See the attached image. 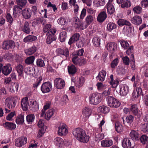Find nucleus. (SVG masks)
Returning <instances> with one entry per match:
<instances>
[{"mask_svg": "<svg viewBox=\"0 0 148 148\" xmlns=\"http://www.w3.org/2000/svg\"><path fill=\"white\" fill-rule=\"evenodd\" d=\"M73 134L75 138L81 142L86 143L89 140V136L87 135L85 131L81 128H78L74 129Z\"/></svg>", "mask_w": 148, "mask_h": 148, "instance_id": "obj_1", "label": "nucleus"}, {"mask_svg": "<svg viewBox=\"0 0 148 148\" xmlns=\"http://www.w3.org/2000/svg\"><path fill=\"white\" fill-rule=\"evenodd\" d=\"M101 95L99 93H93L89 97L90 102L91 104L96 105L101 101Z\"/></svg>", "mask_w": 148, "mask_h": 148, "instance_id": "obj_2", "label": "nucleus"}, {"mask_svg": "<svg viewBox=\"0 0 148 148\" xmlns=\"http://www.w3.org/2000/svg\"><path fill=\"white\" fill-rule=\"evenodd\" d=\"M106 100L108 105L110 107L117 108L120 106L119 101L113 97L108 96Z\"/></svg>", "mask_w": 148, "mask_h": 148, "instance_id": "obj_3", "label": "nucleus"}, {"mask_svg": "<svg viewBox=\"0 0 148 148\" xmlns=\"http://www.w3.org/2000/svg\"><path fill=\"white\" fill-rule=\"evenodd\" d=\"M15 47L14 42L12 40L4 41L2 44V48L5 50L13 49Z\"/></svg>", "mask_w": 148, "mask_h": 148, "instance_id": "obj_4", "label": "nucleus"}, {"mask_svg": "<svg viewBox=\"0 0 148 148\" xmlns=\"http://www.w3.org/2000/svg\"><path fill=\"white\" fill-rule=\"evenodd\" d=\"M52 89L51 83L50 82H46L42 85L41 90L43 93L49 92Z\"/></svg>", "mask_w": 148, "mask_h": 148, "instance_id": "obj_5", "label": "nucleus"}, {"mask_svg": "<svg viewBox=\"0 0 148 148\" xmlns=\"http://www.w3.org/2000/svg\"><path fill=\"white\" fill-rule=\"evenodd\" d=\"M68 133L66 126L64 123H61L58 127V133L60 136H65Z\"/></svg>", "mask_w": 148, "mask_h": 148, "instance_id": "obj_6", "label": "nucleus"}, {"mask_svg": "<svg viewBox=\"0 0 148 148\" xmlns=\"http://www.w3.org/2000/svg\"><path fill=\"white\" fill-rule=\"evenodd\" d=\"M27 138L22 137L16 138L15 140V145L18 147H21L27 143Z\"/></svg>", "mask_w": 148, "mask_h": 148, "instance_id": "obj_7", "label": "nucleus"}, {"mask_svg": "<svg viewBox=\"0 0 148 148\" xmlns=\"http://www.w3.org/2000/svg\"><path fill=\"white\" fill-rule=\"evenodd\" d=\"M54 86L57 89L63 88L65 86L64 81L60 78H57L54 80Z\"/></svg>", "mask_w": 148, "mask_h": 148, "instance_id": "obj_8", "label": "nucleus"}, {"mask_svg": "<svg viewBox=\"0 0 148 148\" xmlns=\"http://www.w3.org/2000/svg\"><path fill=\"white\" fill-rule=\"evenodd\" d=\"M2 73L5 75L9 74L12 71V67L10 64H8L2 68Z\"/></svg>", "mask_w": 148, "mask_h": 148, "instance_id": "obj_9", "label": "nucleus"}, {"mask_svg": "<svg viewBox=\"0 0 148 148\" xmlns=\"http://www.w3.org/2000/svg\"><path fill=\"white\" fill-rule=\"evenodd\" d=\"M129 91V88L126 85H122L120 86L119 93L121 96L126 95Z\"/></svg>", "mask_w": 148, "mask_h": 148, "instance_id": "obj_10", "label": "nucleus"}, {"mask_svg": "<svg viewBox=\"0 0 148 148\" xmlns=\"http://www.w3.org/2000/svg\"><path fill=\"white\" fill-rule=\"evenodd\" d=\"M21 106L23 110L26 111L27 110L28 106H29L28 97H26L22 99Z\"/></svg>", "mask_w": 148, "mask_h": 148, "instance_id": "obj_11", "label": "nucleus"}, {"mask_svg": "<svg viewBox=\"0 0 148 148\" xmlns=\"http://www.w3.org/2000/svg\"><path fill=\"white\" fill-rule=\"evenodd\" d=\"M29 107L33 111H36L39 109V104L36 101L32 100L30 101Z\"/></svg>", "mask_w": 148, "mask_h": 148, "instance_id": "obj_12", "label": "nucleus"}, {"mask_svg": "<svg viewBox=\"0 0 148 148\" xmlns=\"http://www.w3.org/2000/svg\"><path fill=\"white\" fill-rule=\"evenodd\" d=\"M22 16L25 19L30 18L32 14V11L29 8H26L23 10L22 13Z\"/></svg>", "mask_w": 148, "mask_h": 148, "instance_id": "obj_13", "label": "nucleus"}, {"mask_svg": "<svg viewBox=\"0 0 148 148\" xmlns=\"http://www.w3.org/2000/svg\"><path fill=\"white\" fill-rule=\"evenodd\" d=\"M106 48L108 51L111 52L116 49V44L113 42L108 43L107 45Z\"/></svg>", "mask_w": 148, "mask_h": 148, "instance_id": "obj_14", "label": "nucleus"}, {"mask_svg": "<svg viewBox=\"0 0 148 148\" xmlns=\"http://www.w3.org/2000/svg\"><path fill=\"white\" fill-rule=\"evenodd\" d=\"M131 111L135 115L137 116L138 117H140L141 113L139 110L136 105H134L131 106L130 108Z\"/></svg>", "mask_w": 148, "mask_h": 148, "instance_id": "obj_15", "label": "nucleus"}, {"mask_svg": "<svg viewBox=\"0 0 148 148\" xmlns=\"http://www.w3.org/2000/svg\"><path fill=\"white\" fill-rule=\"evenodd\" d=\"M47 38L46 40V42L48 44H50L53 41H55L56 39V37L55 34H50L49 33H47Z\"/></svg>", "mask_w": 148, "mask_h": 148, "instance_id": "obj_16", "label": "nucleus"}, {"mask_svg": "<svg viewBox=\"0 0 148 148\" xmlns=\"http://www.w3.org/2000/svg\"><path fill=\"white\" fill-rule=\"evenodd\" d=\"M107 18V15L106 12L103 11L101 12L98 15L97 18V21L100 23L104 21Z\"/></svg>", "mask_w": 148, "mask_h": 148, "instance_id": "obj_17", "label": "nucleus"}, {"mask_svg": "<svg viewBox=\"0 0 148 148\" xmlns=\"http://www.w3.org/2000/svg\"><path fill=\"white\" fill-rule=\"evenodd\" d=\"M131 22L136 25H139L142 22L141 17L138 16H135L132 18Z\"/></svg>", "mask_w": 148, "mask_h": 148, "instance_id": "obj_18", "label": "nucleus"}, {"mask_svg": "<svg viewBox=\"0 0 148 148\" xmlns=\"http://www.w3.org/2000/svg\"><path fill=\"white\" fill-rule=\"evenodd\" d=\"M80 35L78 33H75L70 38L68 44L69 45L74 43L75 41H77L79 39Z\"/></svg>", "mask_w": 148, "mask_h": 148, "instance_id": "obj_19", "label": "nucleus"}, {"mask_svg": "<svg viewBox=\"0 0 148 148\" xmlns=\"http://www.w3.org/2000/svg\"><path fill=\"white\" fill-rule=\"evenodd\" d=\"M106 74V71L102 70L99 73L98 76L96 77L97 80L100 81H103L105 79Z\"/></svg>", "mask_w": 148, "mask_h": 148, "instance_id": "obj_20", "label": "nucleus"}, {"mask_svg": "<svg viewBox=\"0 0 148 148\" xmlns=\"http://www.w3.org/2000/svg\"><path fill=\"white\" fill-rule=\"evenodd\" d=\"M130 136L134 140H138L140 138L139 134L136 131L134 130L131 131L130 134Z\"/></svg>", "mask_w": 148, "mask_h": 148, "instance_id": "obj_21", "label": "nucleus"}, {"mask_svg": "<svg viewBox=\"0 0 148 148\" xmlns=\"http://www.w3.org/2000/svg\"><path fill=\"white\" fill-rule=\"evenodd\" d=\"M122 145L124 148H131V144L129 138H125L122 141Z\"/></svg>", "mask_w": 148, "mask_h": 148, "instance_id": "obj_22", "label": "nucleus"}, {"mask_svg": "<svg viewBox=\"0 0 148 148\" xmlns=\"http://www.w3.org/2000/svg\"><path fill=\"white\" fill-rule=\"evenodd\" d=\"M3 125L6 129L11 130H14L16 128V125L11 122H6Z\"/></svg>", "mask_w": 148, "mask_h": 148, "instance_id": "obj_23", "label": "nucleus"}, {"mask_svg": "<svg viewBox=\"0 0 148 148\" xmlns=\"http://www.w3.org/2000/svg\"><path fill=\"white\" fill-rule=\"evenodd\" d=\"M108 14H112L114 12V8L112 4L110 2H108L106 5Z\"/></svg>", "mask_w": 148, "mask_h": 148, "instance_id": "obj_24", "label": "nucleus"}, {"mask_svg": "<svg viewBox=\"0 0 148 148\" xmlns=\"http://www.w3.org/2000/svg\"><path fill=\"white\" fill-rule=\"evenodd\" d=\"M57 53L59 54L63 55L66 58L69 55V52L68 49H65L64 50L61 49H57Z\"/></svg>", "mask_w": 148, "mask_h": 148, "instance_id": "obj_25", "label": "nucleus"}, {"mask_svg": "<svg viewBox=\"0 0 148 148\" xmlns=\"http://www.w3.org/2000/svg\"><path fill=\"white\" fill-rule=\"evenodd\" d=\"M22 31L26 34H29L31 31L30 26L28 22L25 21L22 27Z\"/></svg>", "mask_w": 148, "mask_h": 148, "instance_id": "obj_26", "label": "nucleus"}, {"mask_svg": "<svg viewBox=\"0 0 148 148\" xmlns=\"http://www.w3.org/2000/svg\"><path fill=\"white\" fill-rule=\"evenodd\" d=\"M118 24L119 26H123L125 25L129 26H131V24L128 21L126 20L120 19L117 21Z\"/></svg>", "mask_w": 148, "mask_h": 148, "instance_id": "obj_27", "label": "nucleus"}, {"mask_svg": "<svg viewBox=\"0 0 148 148\" xmlns=\"http://www.w3.org/2000/svg\"><path fill=\"white\" fill-rule=\"evenodd\" d=\"M36 50V47L34 46H33L28 49L25 50V53L27 55H29L34 53Z\"/></svg>", "mask_w": 148, "mask_h": 148, "instance_id": "obj_28", "label": "nucleus"}, {"mask_svg": "<svg viewBox=\"0 0 148 148\" xmlns=\"http://www.w3.org/2000/svg\"><path fill=\"white\" fill-rule=\"evenodd\" d=\"M22 8L23 7L18 5H15L13 9V14H22L23 10L22 9Z\"/></svg>", "mask_w": 148, "mask_h": 148, "instance_id": "obj_29", "label": "nucleus"}, {"mask_svg": "<svg viewBox=\"0 0 148 148\" xmlns=\"http://www.w3.org/2000/svg\"><path fill=\"white\" fill-rule=\"evenodd\" d=\"M37 39L36 36L29 35L25 37L23 39L24 42H32L35 41Z\"/></svg>", "mask_w": 148, "mask_h": 148, "instance_id": "obj_30", "label": "nucleus"}, {"mask_svg": "<svg viewBox=\"0 0 148 148\" xmlns=\"http://www.w3.org/2000/svg\"><path fill=\"white\" fill-rule=\"evenodd\" d=\"M142 89L140 88H137L136 90H134L132 93V96L134 98H136L142 94Z\"/></svg>", "mask_w": 148, "mask_h": 148, "instance_id": "obj_31", "label": "nucleus"}, {"mask_svg": "<svg viewBox=\"0 0 148 148\" xmlns=\"http://www.w3.org/2000/svg\"><path fill=\"white\" fill-rule=\"evenodd\" d=\"M113 142L112 140H103L101 141L102 146L104 147H109L112 145Z\"/></svg>", "mask_w": 148, "mask_h": 148, "instance_id": "obj_32", "label": "nucleus"}, {"mask_svg": "<svg viewBox=\"0 0 148 148\" xmlns=\"http://www.w3.org/2000/svg\"><path fill=\"white\" fill-rule=\"evenodd\" d=\"M54 142L56 145L60 147L62 146L63 143L62 139L59 137L55 138L54 140Z\"/></svg>", "mask_w": 148, "mask_h": 148, "instance_id": "obj_33", "label": "nucleus"}, {"mask_svg": "<svg viewBox=\"0 0 148 148\" xmlns=\"http://www.w3.org/2000/svg\"><path fill=\"white\" fill-rule=\"evenodd\" d=\"M18 88V84L17 83H14L10 86V91L12 93L16 92Z\"/></svg>", "mask_w": 148, "mask_h": 148, "instance_id": "obj_34", "label": "nucleus"}, {"mask_svg": "<svg viewBox=\"0 0 148 148\" xmlns=\"http://www.w3.org/2000/svg\"><path fill=\"white\" fill-rule=\"evenodd\" d=\"M115 128L117 132L120 133L123 131V127L119 122H117L115 123Z\"/></svg>", "mask_w": 148, "mask_h": 148, "instance_id": "obj_35", "label": "nucleus"}, {"mask_svg": "<svg viewBox=\"0 0 148 148\" xmlns=\"http://www.w3.org/2000/svg\"><path fill=\"white\" fill-rule=\"evenodd\" d=\"M68 71L70 75H73L76 73L77 69L75 66L72 65L70 66H68Z\"/></svg>", "mask_w": 148, "mask_h": 148, "instance_id": "obj_36", "label": "nucleus"}, {"mask_svg": "<svg viewBox=\"0 0 148 148\" xmlns=\"http://www.w3.org/2000/svg\"><path fill=\"white\" fill-rule=\"evenodd\" d=\"M132 27L131 26H125L123 29V33L125 35L129 36L132 32Z\"/></svg>", "mask_w": 148, "mask_h": 148, "instance_id": "obj_37", "label": "nucleus"}, {"mask_svg": "<svg viewBox=\"0 0 148 148\" xmlns=\"http://www.w3.org/2000/svg\"><path fill=\"white\" fill-rule=\"evenodd\" d=\"M98 110L101 113L106 114L109 112V110L108 107L102 106L99 107Z\"/></svg>", "mask_w": 148, "mask_h": 148, "instance_id": "obj_38", "label": "nucleus"}, {"mask_svg": "<svg viewBox=\"0 0 148 148\" xmlns=\"http://www.w3.org/2000/svg\"><path fill=\"white\" fill-rule=\"evenodd\" d=\"M116 27V25L114 23L110 22L107 25V30L108 32H111L112 30L115 29Z\"/></svg>", "mask_w": 148, "mask_h": 148, "instance_id": "obj_39", "label": "nucleus"}, {"mask_svg": "<svg viewBox=\"0 0 148 148\" xmlns=\"http://www.w3.org/2000/svg\"><path fill=\"white\" fill-rule=\"evenodd\" d=\"M119 42L122 47L125 49H127L129 47V45L126 41L123 39L119 40Z\"/></svg>", "mask_w": 148, "mask_h": 148, "instance_id": "obj_40", "label": "nucleus"}, {"mask_svg": "<svg viewBox=\"0 0 148 148\" xmlns=\"http://www.w3.org/2000/svg\"><path fill=\"white\" fill-rule=\"evenodd\" d=\"M91 114V110L90 108L85 107L83 110V114L86 117H88Z\"/></svg>", "mask_w": 148, "mask_h": 148, "instance_id": "obj_41", "label": "nucleus"}, {"mask_svg": "<svg viewBox=\"0 0 148 148\" xmlns=\"http://www.w3.org/2000/svg\"><path fill=\"white\" fill-rule=\"evenodd\" d=\"M66 38V31H62L60 34L59 39L61 42H63L65 41Z\"/></svg>", "mask_w": 148, "mask_h": 148, "instance_id": "obj_42", "label": "nucleus"}, {"mask_svg": "<svg viewBox=\"0 0 148 148\" xmlns=\"http://www.w3.org/2000/svg\"><path fill=\"white\" fill-rule=\"evenodd\" d=\"M24 122V116L22 115H18L16 119V122L17 124H22Z\"/></svg>", "mask_w": 148, "mask_h": 148, "instance_id": "obj_43", "label": "nucleus"}, {"mask_svg": "<svg viewBox=\"0 0 148 148\" xmlns=\"http://www.w3.org/2000/svg\"><path fill=\"white\" fill-rule=\"evenodd\" d=\"M75 22L74 27L76 29L80 28L82 26V22L79 19L77 18H75L74 19Z\"/></svg>", "mask_w": 148, "mask_h": 148, "instance_id": "obj_44", "label": "nucleus"}, {"mask_svg": "<svg viewBox=\"0 0 148 148\" xmlns=\"http://www.w3.org/2000/svg\"><path fill=\"white\" fill-rule=\"evenodd\" d=\"M94 18L93 16L89 15L87 16L86 18L85 21L87 26L90 25L93 22Z\"/></svg>", "mask_w": 148, "mask_h": 148, "instance_id": "obj_45", "label": "nucleus"}, {"mask_svg": "<svg viewBox=\"0 0 148 148\" xmlns=\"http://www.w3.org/2000/svg\"><path fill=\"white\" fill-rule=\"evenodd\" d=\"M17 5L21 7H25L27 3V0H16Z\"/></svg>", "mask_w": 148, "mask_h": 148, "instance_id": "obj_46", "label": "nucleus"}, {"mask_svg": "<svg viewBox=\"0 0 148 148\" xmlns=\"http://www.w3.org/2000/svg\"><path fill=\"white\" fill-rule=\"evenodd\" d=\"M35 59V57L34 56H31L27 57L25 60V63L28 64H33Z\"/></svg>", "mask_w": 148, "mask_h": 148, "instance_id": "obj_47", "label": "nucleus"}, {"mask_svg": "<svg viewBox=\"0 0 148 148\" xmlns=\"http://www.w3.org/2000/svg\"><path fill=\"white\" fill-rule=\"evenodd\" d=\"M53 114V110L50 109L48 110L47 112L45 114V118L47 120H49Z\"/></svg>", "mask_w": 148, "mask_h": 148, "instance_id": "obj_48", "label": "nucleus"}, {"mask_svg": "<svg viewBox=\"0 0 148 148\" xmlns=\"http://www.w3.org/2000/svg\"><path fill=\"white\" fill-rule=\"evenodd\" d=\"M35 116L34 114H29L26 116V120L27 122L31 124L34 120Z\"/></svg>", "mask_w": 148, "mask_h": 148, "instance_id": "obj_49", "label": "nucleus"}, {"mask_svg": "<svg viewBox=\"0 0 148 148\" xmlns=\"http://www.w3.org/2000/svg\"><path fill=\"white\" fill-rule=\"evenodd\" d=\"M92 41L93 44L96 47H99L100 44V39L98 37H94Z\"/></svg>", "mask_w": 148, "mask_h": 148, "instance_id": "obj_50", "label": "nucleus"}, {"mask_svg": "<svg viewBox=\"0 0 148 148\" xmlns=\"http://www.w3.org/2000/svg\"><path fill=\"white\" fill-rule=\"evenodd\" d=\"M36 64L37 66L39 67H42L45 66L44 61L41 59H38L36 60Z\"/></svg>", "mask_w": 148, "mask_h": 148, "instance_id": "obj_51", "label": "nucleus"}, {"mask_svg": "<svg viewBox=\"0 0 148 148\" xmlns=\"http://www.w3.org/2000/svg\"><path fill=\"white\" fill-rule=\"evenodd\" d=\"M119 80L118 79H116L114 80H113L112 82H110V84L111 85V86L114 88H116L119 84Z\"/></svg>", "mask_w": 148, "mask_h": 148, "instance_id": "obj_52", "label": "nucleus"}, {"mask_svg": "<svg viewBox=\"0 0 148 148\" xmlns=\"http://www.w3.org/2000/svg\"><path fill=\"white\" fill-rule=\"evenodd\" d=\"M126 119L127 123L130 125L133 122L134 117L132 115H130L126 117Z\"/></svg>", "mask_w": 148, "mask_h": 148, "instance_id": "obj_53", "label": "nucleus"}, {"mask_svg": "<svg viewBox=\"0 0 148 148\" xmlns=\"http://www.w3.org/2000/svg\"><path fill=\"white\" fill-rule=\"evenodd\" d=\"M141 128L142 131L144 132L148 131V123H146L144 124H141Z\"/></svg>", "mask_w": 148, "mask_h": 148, "instance_id": "obj_54", "label": "nucleus"}, {"mask_svg": "<svg viewBox=\"0 0 148 148\" xmlns=\"http://www.w3.org/2000/svg\"><path fill=\"white\" fill-rule=\"evenodd\" d=\"M16 69L18 74V75L21 76L23 73V66L22 65L19 64L16 67Z\"/></svg>", "mask_w": 148, "mask_h": 148, "instance_id": "obj_55", "label": "nucleus"}, {"mask_svg": "<svg viewBox=\"0 0 148 148\" xmlns=\"http://www.w3.org/2000/svg\"><path fill=\"white\" fill-rule=\"evenodd\" d=\"M42 79V77L40 76L37 79L36 82L33 84V87L34 88H37L38 85L40 84Z\"/></svg>", "mask_w": 148, "mask_h": 148, "instance_id": "obj_56", "label": "nucleus"}, {"mask_svg": "<svg viewBox=\"0 0 148 148\" xmlns=\"http://www.w3.org/2000/svg\"><path fill=\"white\" fill-rule=\"evenodd\" d=\"M123 3V4H121V7L122 8H128L130 7L131 5L130 2L129 1L125 0V1Z\"/></svg>", "mask_w": 148, "mask_h": 148, "instance_id": "obj_57", "label": "nucleus"}, {"mask_svg": "<svg viewBox=\"0 0 148 148\" xmlns=\"http://www.w3.org/2000/svg\"><path fill=\"white\" fill-rule=\"evenodd\" d=\"M80 58L77 56H74L72 58V61L75 64L79 65Z\"/></svg>", "mask_w": 148, "mask_h": 148, "instance_id": "obj_58", "label": "nucleus"}, {"mask_svg": "<svg viewBox=\"0 0 148 148\" xmlns=\"http://www.w3.org/2000/svg\"><path fill=\"white\" fill-rule=\"evenodd\" d=\"M140 140L141 143L145 144L148 140V137L146 135H143L140 137Z\"/></svg>", "mask_w": 148, "mask_h": 148, "instance_id": "obj_59", "label": "nucleus"}, {"mask_svg": "<svg viewBox=\"0 0 148 148\" xmlns=\"http://www.w3.org/2000/svg\"><path fill=\"white\" fill-rule=\"evenodd\" d=\"M118 63V59L117 58L115 59L111 63V67L113 68H114L117 65Z\"/></svg>", "mask_w": 148, "mask_h": 148, "instance_id": "obj_60", "label": "nucleus"}, {"mask_svg": "<svg viewBox=\"0 0 148 148\" xmlns=\"http://www.w3.org/2000/svg\"><path fill=\"white\" fill-rule=\"evenodd\" d=\"M95 1L98 6H103L105 3L104 0H95Z\"/></svg>", "mask_w": 148, "mask_h": 148, "instance_id": "obj_61", "label": "nucleus"}, {"mask_svg": "<svg viewBox=\"0 0 148 148\" xmlns=\"http://www.w3.org/2000/svg\"><path fill=\"white\" fill-rule=\"evenodd\" d=\"M133 11L134 13L138 14L141 12L142 8L140 6H136L133 8Z\"/></svg>", "mask_w": 148, "mask_h": 148, "instance_id": "obj_62", "label": "nucleus"}, {"mask_svg": "<svg viewBox=\"0 0 148 148\" xmlns=\"http://www.w3.org/2000/svg\"><path fill=\"white\" fill-rule=\"evenodd\" d=\"M104 137V134H103L97 133L96 135V140H100L103 138Z\"/></svg>", "mask_w": 148, "mask_h": 148, "instance_id": "obj_63", "label": "nucleus"}, {"mask_svg": "<svg viewBox=\"0 0 148 148\" xmlns=\"http://www.w3.org/2000/svg\"><path fill=\"white\" fill-rule=\"evenodd\" d=\"M58 22L60 25H64L66 24V21L64 18L61 17L58 19Z\"/></svg>", "mask_w": 148, "mask_h": 148, "instance_id": "obj_64", "label": "nucleus"}]
</instances>
